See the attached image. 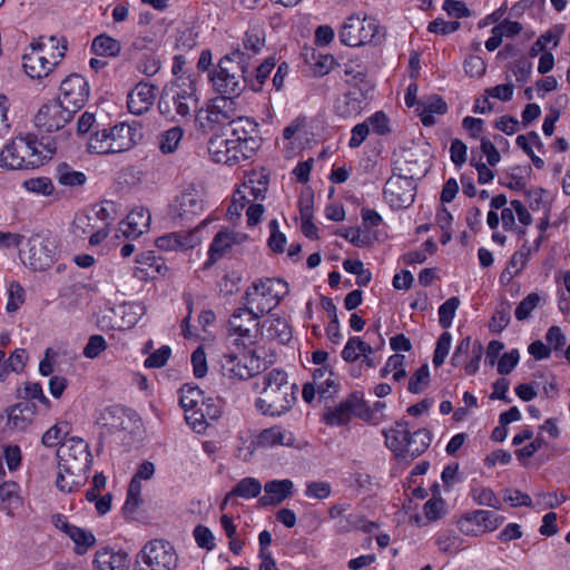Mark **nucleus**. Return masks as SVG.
Instances as JSON below:
<instances>
[{
  "instance_id": "nucleus-1",
  "label": "nucleus",
  "mask_w": 570,
  "mask_h": 570,
  "mask_svg": "<svg viewBox=\"0 0 570 570\" xmlns=\"http://www.w3.org/2000/svg\"><path fill=\"white\" fill-rule=\"evenodd\" d=\"M57 150L55 138L50 136L17 137L4 146L0 154V167L7 169L36 168L51 159Z\"/></svg>"
},
{
  "instance_id": "nucleus-2",
  "label": "nucleus",
  "mask_w": 570,
  "mask_h": 570,
  "mask_svg": "<svg viewBox=\"0 0 570 570\" xmlns=\"http://www.w3.org/2000/svg\"><path fill=\"white\" fill-rule=\"evenodd\" d=\"M250 68L252 56L236 49L218 60L215 68L208 72V80L217 94L235 99L246 89Z\"/></svg>"
},
{
  "instance_id": "nucleus-3",
  "label": "nucleus",
  "mask_w": 570,
  "mask_h": 570,
  "mask_svg": "<svg viewBox=\"0 0 570 570\" xmlns=\"http://www.w3.org/2000/svg\"><path fill=\"white\" fill-rule=\"evenodd\" d=\"M263 389L255 406L264 415L282 416L296 402L297 386L288 382L286 372L274 368L262 377Z\"/></svg>"
},
{
  "instance_id": "nucleus-4",
  "label": "nucleus",
  "mask_w": 570,
  "mask_h": 570,
  "mask_svg": "<svg viewBox=\"0 0 570 570\" xmlns=\"http://www.w3.org/2000/svg\"><path fill=\"white\" fill-rule=\"evenodd\" d=\"M191 76L178 77L166 85L158 100L159 112L170 121L180 122L197 111L198 97Z\"/></svg>"
},
{
  "instance_id": "nucleus-5",
  "label": "nucleus",
  "mask_w": 570,
  "mask_h": 570,
  "mask_svg": "<svg viewBox=\"0 0 570 570\" xmlns=\"http://www.w3.org/2000/svg\"><path fill=\"white\" fill-rule=\"evenodd\" d=\"M288 294V285L281 278H259L242 296V304L261 317L276 308Z\"/></svg>"
},
{
  "instance_id": "nucleus-6",
  "label": "nucleus",
  "mask_w": 570,
  "mask_h": 570,
  "mask_svg": "<svg viewBox=\"0 0 570 570\" xmlns=\"http://www.w3.org/2000/svg\"><path fill=\"white\" fill-rule=\"evenodd\" d=\"M385 36V29L376 19L367 16L361 18L358 14L347 17L338 32L340 41L350 47L377 46L383 42Z\"/></svg>"
},
{
  "instance_id": "nucleus-7",
  "label": "nucleus",
  "mask_w": 570,
  "mask_h": 570,
  "mask_svg": "<svg viewBox=\"0 0 570 570\" xmlns=\"http://www.w3.org/2000/svg\"><path fill=\"white\" fill-rule=\"evenodd\" d=\"M58 469L69 475H81L90 469L92 455L88 443L80 438L63 441L57 450Z\"/></svg>"
},
{
  "instance_id": "nucleus-8",
  "label": "nucleus",
  "mask_w": 570,
  "mask_h": 570,
  "mask_svg": "<svg viewBox=\"0 0 570 570\" xmlns=\"http://www.w3.org/2000/svg\"><path fill=\"white\" fill-rule=\"evenodd\" d=\"M177 561L175 549L168 541L153 540L137 554L134 570H175Z\"/></svg>"
},
{
  "instance_id": "nucleus-9",
  "label": "nucleus",
  "mask_w": 570,
  "mask_h": 570,
  "mask_svg": "<svg viewBox=\"0 0 570 570\" xmlns=\"http://www.w3.org/2000/svg\"><path fill=\"white\" fill-rule=\"evenodd\" d=\"M27 250L20 253L24 265L33 271H45L51 266L56 255V243L42 234L32 235L27 243Z\"/></svg>"
},
{
  "instance_id": "nucleus-10",
  "label": "nucleus",
  "mask_w": 570,
  "mask_h": 570,
  "mask_svg": "<svg viewBox=\"0 0 570 570\" xmlns=\"http://www.w3.org/2000/svg\"><path fill=\"white\" fill-rule=\"evenodd\" d=\"M73 116V110L67 109L60 101L51 100L43 105L35 116V126L41 137L43 134L57 131L66 126Z\"/></svg>"
},
{
  "instance_id": "nucleus-11",
  "label": "nucleus",
  "mask_w": 570,
  "mask_h": 570,
  "mask_svg": "<svg viewBox=\"0 0 570 570\" xmlns=\"http://www.w3.org/2000/svg\"><path fill=\"white\" fill-rule=\"evenodd\" d=\"M259 315L243 305L233 312L228 321V332L236 335L244 346L253 345L259 333Z\"/></svg>"
},
{
  "instance_id": "nucleus-12",
  "label": "nucleus",
  "mask_w": 570,
  "mask_h": 570,
  "mask_svg": "<svg viewBox=\"0 0 570 570\" xmlns=\"http://www.w3.org/2000/svg\"><path fill=\"white\" fill-rule=\"evenodd\" d=\"M204 210V199L200 191L194 186L187 187L181 191L170 205V214L173 218L186 224L199 216Z\"/></svg>"
},
{
  "instance_id": "nucleus-13",
  "label": "nucleus",
  "mask_w": 570,
  "mask_h": 570,
  "mask_svg": "<svg viewBox=\"0 0 570 570\" xmlns=\"http://www.w3.org/2000/svg\"><path fill=\"white\" fill-rule=\"evenodd\" d=\"M373 90L371 82L355 83L347 92L337 98L335 112L342 118H353L361 114L370 100Z\"/></svg>"
},
{
  "instance_id": "nucleus-14",
  "label": "nucleus",
  "mask_w": 570,
  "mask_h": 570,
  "mask_svg": "<svg viewBox=\"0 0 570 570\" xmlns=\"http://www.w3.org/2000/svg\"><path fill=\"white\" fill-rule=\"evenodd\" d=\"M383 194L391 208H407L414 202L416 184L413 179L392 175L385 183Z\"/></svg>"
},
{
  "instance_id": "nucleus-15",
  "label": "nucleus",
  "mask_w": 570,
  "mask_h": 570,
  "mask_svg": "<svg viewBox=\"0 0 570 570\" xmlns=\"http://www.w3.org/2000/svg\"><path fill=\"white\" fill-rule=\"evenodd\" d=\"M235 101L228 96L219 95L212 99L206 108H200L196 115V121L204 130L213 129L215 125H220L228 120L234 111Z\"/></svg>"
},
{
  "instance_id": "nucleus-16",
  "label": "nucleus",
  "mask_w": 570,
  "mask_h": 570,
  "mask_svg": "<svg viewBox=\"0 0 570 570\" xmlns=\"http://www.w3.org/2000/svg\"><path fill=\"white\" fill-rule=\"evenodd\" d=\"M504 521V517L498 515L489 510H474L465 513L458 522L462 533L479 535L480 533L492 532Z\"/></svg>"
},
{
  "instance_id": "nucleus-17",
  "label": "nucleus",
  "mask_w": 570,
  "mask_h": 570,
  "mask_svg": "<svg viewBox=\"0 0 570 570\" xmlns=\"http://www.w3.org/2000/svg\"><path fill=\"white\" fill-rule=\"evenodd\" d=\"M89 97V86L87 80L80 75H70L66 77L60 85V101L67 109L73 110V114L82 108Z\"/></svg>"
},
{
  "instance_id": "nucleus-18",
  "label": "nucleus",
  "mask_w": 570,
  "mask_h": 570,
  "mask_svg": "<svg viewBox=\"0 0 570 570\" xmlns=\"http://www.w3.org/2000/svg\"><path fill=\"white\" fill-rule=\"evenodd\" d=\"M230 140L242 142L245 153H256L261 147L258 125L248 117H238L229 121Z\"/></svg>"
},
{
  "instance_id": "nucleus-19",
  "label": "nucleus",
  "mask_w": 570,
  "mask_h": 570,
  "mask_svg": "<svg viewBox=\"0 0 570 570\" xmlns=\"http://www.w3.org/2000/svg\"><path fill=\"white\" fill-rule=\"evenodd\" d=\"M208 150L215 163H222L233 166L239 163L240 159H248L255 153H245L242 142L238 140H230L228 138H212L209 140Z\"/></svg>"
},
{
  "instance_id": "nucleus-20",
  "label": "nucleus",
  "mask_w": 570,
  "mask_h": 570,
  "mask_svg": "<svg viewBox=\"0 0 570 570\" xmlns=\"http://www.w3.org/2000/svg\"><path fill=\"white\" fill-rule=\"evenodd\" d=\"M98 423L107 430L108 433L132 431L137 424L135 412L119 405L105 409L98 419Z\"/></svg>"
},
{
  "instance_id": "nucleus-21",
  "label": "nucleus",
  "mask_w": 570,
  "mask_h": 570,
  "mask_svg": "<svg viewBox=\"0 0 570 570\" xmlns=\"http://www.w3.org/2000/svg\"><path fill=\"white\" fill-rule=\"evenodd\" d=\"M6 428L11 432H24L33 423L38 414L37 404L33 402H18L6 410Z\"/></svg>"
},
{
  "instance_id": "nucleus-22",
  "label": "nucleus",
  "mask_w": 570,
  "mask_h": 570,
  "mask_svg": "<svg viewBox=\"0 0 570 570\" xmlns=\"http://www.w3.org/2000/svg\"><path fill=\"white\" fill-rule=\"evenodd\" d=\"M428 168L420 161L416 153L404 150L393 163V175L413 179L422 178L426 175Z\"/></svg>"
},
{
  "instance_id": "nucleus-23",
  "label": "nucleus",
  "mask_w": 570,
  "mask_h": 570,
  "mask_svg": "<svg viewBox=\"0 0 570 570\" xmlns=\"http://www.w3.org/2000/svg\"><path fill=\"white\" fill-rule=\"evenodd\" d=\"M110 154L131 149L136 144L137 131L130 125L120 122L107 128Z\"/></svg>"
},
{
  "instance_id": "nucleus-24",
  "label": "nucleus",
  "mask_w": 570,
  "mask_h": 570,
  "mask_svg": "<svg viewBox=\"0 0 570 570\" xmlns=\"http://www.w3.org/2000/svg\"><path fill=\"white\" fill-rule=\"evenodd\" d=\"M156 87L147 82H139L127 96V106L131 114L142 115L150 109L155 100Z\"/></svg>"
},
{
  "instance_id": "nucleus-25",
  "label": "nucleus",
  "mask_w": 570,
  "mask_h": 570,
  "mask_svg": "<svg viewBox=\"0 0 570 570\" xmlns=\"http://www.w3.org/2000/svg\"><path fill=\"white\" fill-rule=\"evenodd\" d=\"M385 445L394 453L399 461L404 460V448L407 438H410L409 423L406 421H397L390 429L383 430Z\"/></svg>"
},
{
  "instance_id": "nucleus-26",
  "label": "nucleus",
  "mask_w": 570,
  "mask_h": 570,
  "mask_svg": "<svg viewBox=\"0 0 570 570\" xmlns=\"http://www.w3.org/2000/svg\"><path fill=\"white\" fill-rule=\"evenodd\" d=\"M94 566L96 570H128L129 558L124 551L102 548L96 552Z\"/></svg>"
},
{
  "instance_id": "nucleus-27",
  "label": "nucleus",
  "mask_w": 570,
  "mask_h": 570,
  "mask_svg": "<svg viewBox=\"0 0 570 570\" xmlns=\"http://www.w3.org/2000/svg\"><path fill=\"white\" fill-rule=\"evenodd\" d=\"M294 483L289 479L272 480L265 483V495L258 499L262 507L276 505L282 503L292 494Z\"/></svg>"
},
{
  "instance_id": "nucleus-28",
  "label": "nucleus",
  "mask_w": 570,
  "mask_h": 570,
  "mask_svg": "<svg viewBox=\"0 0 570 570\" xmlns=\"http://www.w3.org/2000/svg\"><path fill=\"white\" fill-rule=\"evenodd\" d=\"M262 335L269 340H276L281 344H286L292 340V330L285 318L272 314L262 323Z\"/></svg>"
},
{
  "instance_id": "nucleus-29",
  "label": "nucleus",
  "mask_w": 570,
  "mask_h": 570,
  "mask_svg": "<svg viewBox=\"0 0 570 570\" xmlns=\"http://www.w3.org/2000/svg\"><path fill=\"white\" fill-rule=\"evenodd\" d=\"M220 372L223 376L245 381L253 377V370L235 354H224L220 358Z\"/></svg>"
},
{
  "instance_id": "nucleus-30",
  "label": "nucleus",
  "mask_w": 570,
  "mask_h": 570,
  "mask_svg": "<svg viewBox=\"0 0 570 570\" xmlns=\"http://www.w3.org/2000/svg\"><path fill=\"white\" fill-rule=\"evenodd\" d=\"M150 214L145 208H137L129 213L127 220L121 223L120 230L129 237H138L149 228Z\"/></svg>"
},
{
  "instance_id": "nucleus-31",
  "label": "nucleus",
  "mask_w": 570,
  "mask_h": 570,
  "mask_svg": "<svg viewBox=\"0 0 570 570\" xmlns=\"http://www.w3.org/2000/svg\"><path fill=\"white\" fill-rule=\"evenodd\" d=\"M57 62V60L53 62L49 61L45 56L36 51L35 47L31 53L23 56L24 71L32 79L48 76Z\"/></svg>"
},
{
  "instance_id": "nucleus-32",
  "label": "nucleus",
  "mask_w": 570,
  "mask_h": 570,
  "mask_svg": "<svg viewBox=\"0 0 570 570\" xmlns=\"http://www.w3.org/2000/svg\"><path fill=\"white\" fill-rule=\"evenodd\" d=\"M257 443L261 446H292L295 443L294 434L279 426L275 425L268 429H264L257 436Z\"/></svg>"
},
{
  "instance_id": "nucleus-33",
  "label": "nucleus",
  "mask_w": 570,
  "mask_h": 570,
  "mask_svg": "<svg viewBox=\"0 0 570 570\" xmlns=\"http://www.w3.org/2000/svg\"><path fill=\"white\" fill-rule=\"evenodd\" d=\"M358 404L356 397H348L341 402L335 407H328L323 415V419L328 425H343L350 422L353 414L355 413V406Z\"/></svg>"
},
{
  "instance_id": "nucleus-34",
  "label": "nucleus",
  "mask_w": 570,
  "mask_h": 570,
  "mask_svg": "<svg viewBox=\"0 0 570 570\" xmlns=\"http://www.w3.org/2000/svg\"><path fill=\"white\" fill-rule=\"evenodd\" d=\"M432 441L431 432L426 429H419L410 432L406 446L404 448V460H413L426 451Z\"/></svg>"
},
{
  "instance_id": "nucleus-35",
  "label": "nucleus",
  "mask_w": 570,
  "mask_h": 570,
  "mask_svg": "<svg viewBox=\"0 0 570 570\" xmlns=\"http://www.w3.org/2000/svg\"><path fill=\"white\" fill-rule=\"evenodd\" d=\"M334 373L328 365L316 368L313 373V382L317 386V393L323 399H328L336 393L337 384L335 383Z\"/></svg>"
},
{
  "instance_id": "nucleus-36",
  "label": "nucleus",
  "mask_w": 570,
  "mask_h": 570,
  "mask_svg": "<svg viewBox=\"0 0 570 570\" xmlns=\"http://www.w3.org/2000/svg\"><path fill=\"white\" fill-rule=\"evenodd\" d=\"M275 67V60L273 58L265 59L259 66L254 67L252 62V68L248 71V87L255 91L259 92L268 78L269 73Z\"/></svg>"
},
{
  "instance_id": "nucleus-37",
  "label": "nucleus",
  "mask_w": 570,
  "mask_h": 570,
  "mask_svg": "<svg viewBox=\"0 0 570 570\" xmlns=\"http://www.w3.org/2000/svg\"><path fill=\"white\" fill-rule=\"evenodd\" d=\"M91 51L101 57H117L121 51V43L119 40L101 33L94 38Z\"/></svg>"
},
{
  "instance_id": "nucleus-38",
  "label": "nucleus",
  "mask_w": 570,
  "mask_h": 570,
  "mask_svg": "<svg viewBox=\"0 0 570 570\" xmlns=\"http://www.w3.org/2000/svg\"><path fill=\"white\" fill-rule=\"evenodd\" d=\"M56 178L60 185L66 187H79L87 181L85 173L75 170L67 163H61L57 166Z\"/></svg>"
},
{
  "instance_id": "nucleus-39",
  "label": "nucleus",
  "mask_w": 570,
  "mask_h": 570,
  "mask_svg": "<svg viewBox=\"0 0 570 570\" xmlns=\"http://www.w3.org/2000/svg\"><path fill=\"white\" fill-rule=\"evenodd\" d=\"M235 243V234L233 232H229L227 229L218 232L208 250L209 254V263H215L218 261L225 252L232 247V245Z\"/></svg>"
},
{
  "instance_id": "nucleus-40",
  "label": "nucleus",
  "mask_w": 570,
  "mask_h": 570,
  "mask_svg": "<svg viewBox=\"0 0 570 570\" xmlns=\"http://www.w3.org/2000/svg\"><path fill=\"white\" fill-rule=\"evenodd\" d=\"M75 543V553L83 556L96 544V537L89 530L73 525L67 534Z\"/></svg>"
},
{
  "instance_id": "nucleus-41",
  "label": "nucleus",
  "mask_w": 570,
  "mask_h": 570,
  "mask_svg": "<svg viewBox=\"0 0 570 570\" xmlns=\"http://www.w3.org/2000/svg\"><path fill=\"white\" fill-rule=\"evenodd\" d=\"M155 244L163 250L188 249L194 246L190 235H181L179 233L160 236L155 240Z\"/></svg>"
},
{
  "instance_id": "nucleus-42",
  "label": "nucleus",
  "mask_w": 570,
  "mask_h": 570,
  "mask_svg": "<svg viewBox=\"0 0 570 570\" xmlns=\"http://www.w3.org/2000/svg\"><path fill=\"white\" fill-rule=\"evenodd\" d=\"M262 483L258 479L247 476L242 479L230 491L229 495L243 499H253L262 492Z\"/></svg>"
},
{
  "instance_id": "nucleus-43",
  "label": "nucleus",
  "mask_w": 570,
  "mask_h": 570,
  "mask_svg": "<svg viewBox=\"0 0 570 570\" xmlns=\"http://www.w3.org/2000/svg\"><path fill=\"white\" fill-rule=\"evenodd\" d=\"M179 403L181 407L187 412L190 410L197 411L204 400V393L198 386L184 385L179 390Z\"/></svg>"
},
{
  "instance_id": "nucleus-44",
  "label": "nucleus",
  "mask_w": 570,
  "mask_h": 570,
  "mask_svg": "<svg viewBox=\"0 0 570 570\" xmlns=\"http://www.w3.org/2000/svg\"><path fill=\"white\" fill-rule=\"evenodd\" d=\"M88 151L97 155H107L110 154V148L108 145V132L107 127L96 128L87 142Z\"/></svg>"
},
{
  "instance_id": "nucleus-45",
  "label": "nucleus",
  "mask_w": 570,
  "mask_h": 570,
  "mask_svg": "<svg viewBox=\"0 0 570 570\" xmlns=\"http://www.w3.org/2000/svg\"><path fill=\"white\" fill-rule=\"evenodd\" d=\"M321 303H322V307L327 312V314L331 318V322L327 326L328 338L333 343H338L342 335L340 332V324H338V318H337V313H336V306L330 297H322Z\"/></svg>"
},
{
  "instance_id": "nucleus-46",
  "label": "nucleus",
  "mask_w": 570,
  "mask_h": 570,
  "mask_svg": "<svg viewBox=\"0 0 570 570\" xmlns=\"http://www.w3.org/2000/svg\"><path fill=\"white\" fill-rule=\"evenodd\" d=\"M471 497L479 505H485L499 510L501 501L490 488L479 487L471 489Z\"/></svg>"
},
{
  "instance_id": "nucleus-47",
  "label": "nucleus",
  "mask_w": 570,
  "mask_h": 570,
  "mask_svg": "<svg viewBox=\"0 0 570 570\" xmlns=\"http://www.w3.org/2000/svg\"><path fill=\"white\" fill-rule=\"evenodd\" d=\"M459 305V297L452 296L439 307V323L442 328L446 330L451 327L452 321L454 318Z\"/></svg>"
},
{
  "instance_id": "nucleus-48",
  "label": "nucleus",
  "mask_w": 570,
  "mask_h": 570,
  "mask_svg": "<svg viewBox=\"0 0 570 570\" xmlns=\"http://www.w3.org/2000/svg\"><path fill=\"white\" fill-rule=\"evenodd\" d=\"M197 414H199V417H195V421L199 423L200 430L207 419L216 420L220 416V407L216 405L212 399L206 400L204 397L199 409L193 413V415Z\"/></svg>"
},
{
  "instance_id": "nucleus-49",
  "label": "nucleus",
  "mask_w": 570,
  "mask_h": 570,
  "mask_svg": "<svg viewBox=\"0 0 570 570\" xmlns=\"http://www.w3.org/2000/svg\"><path fill=\"white\" fill-rule=\"evenodd\" d=\"M136 263L139 264L141 267H138V269L145 275L149 276L148 269H155L157 273H161V269L166 266L160 262L159 258L156 257L155 253L151 250L142 252L136 256Z\"/></svg>"
},
{
  "instance_id": "nucleus-50",
  "label": "nucleus",
  "mask_w": 570,
  "mask_h": 570,
  "mask_svg": "<svg viewBox=\"0 0 570 570\" xmlns=\"http://www.w3.org/2000/svg\"><path fill=\"white\" fill-rule=\"evenodd\" d=\"M430 383V370L428 364L420 366L409 381L407 390L413 394L421 393Z\"/></svg>"
},
{
  "instance_id": "nucleus-51",
  "label": "nucleus",
  "mask_w": 570,
  "mask_h": 570,
  "mask_svg": "<svg viewBox=\"0 0 570 570\" xmlns=\"http://www.w3.org/2000/svg\"><path fill=\"white\" fill-rule=\"evenodd\" d=\"M19 485L14 481L0 482V504L3 508H9L14 503H19Z\"/></svg>"
},
{
  "instance_id": "nucleus-52",
  "label": "nucleus",
  "mask_w": 570,
  "mask_h": 570,
  "mask_svg": "<svg viewBox=\"0 0 570 570\" xmlns=\"http://www.w3.org/2000/svg\"><path fill=\"white\" fill-rule=\"evenodd\" d=\"M69 433V424L67 422H60L51 426L41 439L45 446L51 448L60 443L63 436Z\"/></svg>"
},
{
  "instance_id": "nucleus-53",
  "label": "nucleus",
  "mask_w": 570,
  "mask_h": 570,
  "mask_svg": "<svg viewBox=\"0 0 570 570\" xmlns=\"http://www.w3.org/2000/svg\"><path fill=\"white\" fill-rule=\"evenodd\" d=\"M342 237L347 239L356 247H367L373 243L371 234L368 230H363L362 228H346L344 232L340 233Z\"/></svg>"
},
{
  "instance_id": "nucleus-54",
  "label": "nucleus",
  "mask_w": 570,
  "mask_h": 570,
  "mask_svg": "<svg viewBox=\"0 0 570 570\" xmlns=\"http://www.w3.org/2000/svg\"><path fill=\"white\" fill-rule=\"evenodd\" d=\"M243 43L244 49H240L242 51L249 53L252 57L258 53L265 45L263 31L256 29L247 31Z\"/></svg>"
},
{
  "instance_id": "nucleus-55",
  "label": "nucleus",
  "mask_w": 570,
  "mask_h": 570,
  "mask_svg": "<svg viewBox=\"0 0 570 570\" xmlns=\"http://www.w3.org/2000/svg\"><path fill=\"white\" fill-rule=\"evenodd\" d=\"M256 179L250 177L248 181L244 183L243 187L253 196L255 200L264 199L265 193L267 191L268 178L265 175H254Z\"/></svg>"
},
{
  "instance_id": "nucleus-56",
  "label": "nucleus",
  "mask_w": 570,
  "mask_h": 570,
  "mask_svg": "<svg viewBox=\"0 0 570 570\" xmlns=\"http://www.w3.org/2000/svg\"><path fill=\"white\" fill-rule=\"evenodd\" d=\"M461 543L462 540L460 537L450 533H442L435 540L439 551L445 554H454L459 552Z\"/></svg>"
},
{
  "instance_id": "nucleus-57",
  "label": "nucleus",
  "mask_w": 570,
  "mask_h": 570,
  "mask_svg": "<svg viewBox=\"0 0 570 570\" xmlns=\"http://www.w3.org/2000/svg\"><path fill=\"white\" fill-rule=\"evenodd\" d=\"M560 41V33L554 30H548L543 35H541L537 41L531 46L529 55L530 57H537L540 52H546V47L548 43L552 42V47H557Z\"/></svg>"
},
{
  "instance_id": "nucleus-58",
  "label": "nucleus",
  "mask_w": 570,
  "mask_h": 570,
  "mask_svg": "<svg viewBox=\"0 0 570 570\" xmlns=\"http://www.w3.org/2000/svg\"><path fill=\"white\" fill-rule=\"evenodd\" d=\"M23 186L27 190L40 194L43 196H50L53 190V184L48 177H37L24 180Z\"/></svg>"
},
{
  "instance_id": "nucleus-59",
  "label": "nucleus",
  "mask_w": 570,
  "mask_h": 570,
  "mask_svg": "<svg viewBox=\"0 0 570 570\" xmlns=\"http://www.w3.org/2000/svg\"><path fill=\"white\" fill-rule=\"evenodd\" d=\"M541 297L537 293L527 295L515 308V317L518 321L527 320L532 311L539 305Z\"/></svg>"
},
{
  "instance_id": "nucleus-60",
  "label": "nucleus",
  "mask_w": 570,
  "mask_h": 570,
  "mask_svg": "<svg viewBox=\"0 0 570 570\" xmlns=\"http://www.w3.org/2000/svg\"><path fill=\"white\" fill-rule=\"evenodd\" d=\"M451 341L452 336L449 332H443L438 338L433 355V365L435 367H440L444 363L450 351Z\"/></svg>"
},
{
  "instance_id": "nucleus-61",
  "label": "nucleus",
  "mask_w": 570,
  "mask_h": 570,
  "mask_svg": "<svg viewBox=\"0 0 570 570\" xmlns=\"http://www.w3.org/2000/svg\"><path fill=\"white\" fill-rule=\"evenodd\" d=\"M183 134L180 127H174L165 131L160 139L161 151L165 154L173 153L181 140Z\"/></svg>"
},
{
  "instance_id": "nucleus-62",
  "label": "nucleus",
  "mask_w": 570,
  "mask_h": 570,
  "mask_svg": "<svg viewBox=\"0 0 570 570\" xmlns=\"http://www.w3.org/2000/svg\"><path fill=\"white\" fill-rule=\"evenodd\" d=\"M510 320V305L502 304L501 308L498 309L492 316L490 330L494 333H500L509 325Z\"/></svg>"
},
{
  "instance_id": "nucleus-63",
  "label": "nucleus",
  "mask_w": 570,
  "mask_h": 570,
  "mask_svg": "<svg viewBox=\"0 0 570 570\" xmlns=\"http://www.w3.org/2000/svg\"><path fill=\"white\" fill-rule=\"evenodd\" d=\"M345 76L350 77L346 81L352 85V87L357 83L362 85V82H370L366 79V67L363 65H357L354 62L345 63L344 66Z\"/></svg>"
},
{
  "instance_id": "nucleus-64",
  "label": "nucleus",
  "mask_w": 570,
  "mask_h": 570,
  "mask_svg": "<svg viewBox=\"0 0 570 570\" xmlns=\"http://www.w3.org/2000/svg\"><path fill=\"white\" fill-rule=\"evenodd\" d=\"M171 354V350L167 345H163L157 351L151 353L146 360H145V366L148 368H159L163 367L169 356Z\"/></svg>"
}]
</instances>
